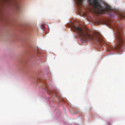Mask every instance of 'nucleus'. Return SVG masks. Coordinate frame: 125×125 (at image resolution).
Returning <instances> with one entry per match:
<instances>
[{"label":"nucleus","mask_w":125,"mask_h":125,"mask_svg":"<svg viewBox=\"0 0 125 125\" xmlns=\"http://www.w3.org/2000/svg\"><path fill=\"white\" fill-rule=\"evenodd\" d=\"M73 30L80 36L82 42H84L87 40L93 41L96 42V43L98 44L100 46L102 45L103 40L99 33H95L92 35L87 31H83L80 27L75 26H73Z\"/></svg>","instance_id":"1"},{"label":"nucleus","mask_w":125,"mask_h":125,"mask_svg":"<svg viewBox=\"0 0 125 125\" xmlns=\"http://www.w3.org/2000/svg\"><path fill=\"white\" fill-rule=\"evenodd\" d=\"M91 4L92 5L94 8L98 10L99 13L104 14L105 12L108 11L111 9L110 6L108 4L105 5V9H104L99 3L97 0H89Z\"/></svg>","instance_id":"2"},{"label":"nucleus","mask_w":125,"mask_h":125,"mask_svg":"<svg viewBox=\"0 0 125 125\" xmlns=\"http://www.w3.org/2000/svg\"><path fill=\"white\" fill-rule=\"evenodd\" d=\"M116 39L117 45L115 46V49L120 50L121 47L125 45V40L123 36L122 30L118 28L116 29Z\"/></svg>","instance_id":"3"},{"label":"nucleus","mask_w":125,"mask_h":125,"mask_svg":"<svg viewBox=\"0 0 125 125\" xmlns=\"http://www.w3.org/2000/svg\"><path fill=\"white\" fill-rule=\"evenodd\" d=\"M0 2L7 4L11 8L17 10H20L21 3L19 0H0Z\"/></svg>","instance_id":"4"},{"label":"nucleus","mask_w":125,"mask_h":125,"mask_svg":"<svg viewBox=\"0 0 125 125\" xmlns=\"http://www.w3.org/2000/svg\"><path fill=\"white\" fill-rule=\"evenodd\" d=\"M78 5L80 7L82 4L83 0H76Z\"/></svg>","instance_id":"5"},{"label":"nucleus","mask_w":125,"mask_h":125,"mask_svg":"<svg viewBox=\"0 0 125 125\" xmlns=\"http://www.w3.org/2000/svg\"><path fill=\"white\" fill-rule=\"evenodd\" d=\"M121 16L122 18H124V16L122 14L121 15Z\"/></svg>","instance_id":"6"},{"label":"nucleus","mask_w":125,"mask_h":125,"mask_svg":"<svg viewBox=\"0 0 125 125\" xmlns=\"http://www.w3.org/2000/svg\"><path fill=\"white\" fill-rule=\"evenodd\" d=\"M50 93L51 94H52V93H53L52 92H51Z\"/></svg>","instance_id":"7"}]
</instances>
